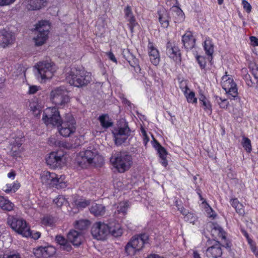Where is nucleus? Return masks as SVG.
Listing matches in <instances>:
<instances>
[{
  "label": "nucleus",
  "instance_id": "35",
  "mask_svg": "<svg viewBox=\"0 0 258 258\" xmlns=\"http://www.w3.org/2000/svg\"><path fill=\"white\" fill-rule=\"evenodd\" d=\"M125 251L127 255H134L139 252L137 247L133 245V243L130 240L125 246Z\"/></svg>",
  "mask_w": 258,
  "mask_h": 258
},
{
  "label": "nucleus",
  "instance_id": "55",
  "mask_svg": "<svg viewBox=\"0 0 258 258\" xmlns=\"http://www.w3.org/2000/svg\"><path fill=\"white\" fill-rule=\"evenodd\" d=\"M70 242L68 240L63 245H62L60 248L62 250H66L67 251H70L72 250V247L70 244Z\"/></svg>",
  "mask_w": 258,
  "mask_h": 258
},
{
  "label": "nucleus",
  "instance_id": "27",
  "mask_svg": "<svg viewBox=\"0 0 258 258\" xmlns=\"http://www.w3.org/2000/svg\"><path fill=\"white\" fill-rule=\"evenodd\" d=\"M14 207L13 203L4 196H0V207L2 210L10 211L13 210Z\"/></svg>",
  "mask_w": 258,
  "mask_h": 258
},
{
  "label": "nucleus",
  "instance_id": "4",
  "mask_svg": "<svg viewBox=\"0 0 258 258\" xmlns=\"http://www.w3.org/2000/svg\"><path fill=\"white\" fill-rule=\"evenodd\" d=\"M102 160V157L99 156L95 150H86L80 152L77 155L76 161L82 168H86L92 164H96Z\"/></svg>",
  "mask_w": 258,
  "mask_h": 258
},
{
  "label": "nucleus",
  "instance_id": "44",
  "mask_svg": "<svg viewBox=\"0 0 258 258\" xmlns=\"http://www.w3.org/2000/svg\"><path fill=\"white\" fill-rule=\"evenodd\" d=\"M41 222L44 225L52 226L54 223V219L52 216H45L42 218Z\"/></svg>",
  "mask_w": 258,
  "mask_h": 258
},
{
  "label": "nucleus",
  "instance_id": "58",
  "mask_svg": "<svg viewBox=\"0 0 258 258\" xmlns=\"http://www.w3.org/2000/svg\"><path fill=\"white\" fill-rule=\"evenodd\" d=\"M124 12L125 18L133 15L131 7L128 6H127L125 9Z\"/></svg>",
  "mask_w": 258,
  "mask_h": 258
},
{
  "label": "nucleus",
  "instance_id": "56",
  "mask_svg": "<svg viewBox=\"0 0 258 258\" xmlns=\"http://www.w3.org/2000/svg\"><path fill=\"white\" fill-rule=\"evenodd\" d=\"M242 4L243 5V8L244 10L247 12L249 13L251 10V7L249 3H248L246 1L243 0L242 2Z\"/></svg>",
  "mask_w": 258,
  "mask_h": 258
},
{
  "label": "nucleus",
  "instance_id": "5",
  "mask_svg": "<svg viewBox=\"0 0 258 258\" xmlns=\"http://www.w3.org/2000/svg\"><path fill=\"white\" fill-rule=\"evenodd\" d=\"M7 223L13 230L23 236L29 237L31 234L26 221L22 218L10 216L8 218Z\"/></svg>",
  "mask_w": 258,
  "mask_h": 258
},
{
  "label": "nucleus",
  "instance_id": "12",
  "mask_svg": "<svg viewBox=\"0 0 258 258\" xmlns=\"http://www.w3.org/2000/svg\"><path fill=\"white\" fill-rule=\"evenodd\" d=\"M60 126L58 128L60 134L64 137H69L76 131V122L71 115H68V119L64 121H61Z\"/></svg>",
  "mask_w": 258,
  "mask_h": 258
},
{
  "label": "nucleus",
  "instance_id": "26",
  "mask_svg": "<svg viewBox=\"0 0 258 258\" xmlns=\"http://www.w3.org/2000/svg\"><path fill=\"white\" fill-rule=\"evenodd\" d=\"M19 137L14 139V141L11 142V150L15 153L19 150L24 141V136L21 132H19Z\"/></svg>",
  "mask_w": 258,
  "mask_h": 258
},
{
  "label": "nucleus",
  "instance_id": "36",
  "mask_svg": "<svg viewBox=\"0 0 258 258\" xmlns=\"http://www.w3.org/2000/svg\"><path fill=\"white\" fill-rule=\"evenodd\" d=\"M90 224V221L87 220H80L76 221L75 224V227L76 229L83 230L87 229Z\"/></svg>",
  "mask_w": 258,
  "mask_h": 258
},
{
  "label": "nucleus",
  "instance_id": "64",
  "mask_svg": "<svg viewBox=\"0 0 258 258\" xmlns=\"http://www.w3.org/2000/svg\"><path fill=\"white\" fill-rule=\"evenodd\" d=\"M178 210L180 211L181 213H182L183 215H186L188 212L183 207L181 208H178Z\"/></svg>",
  "mask_w": 258,
  "mask_h": 258
},
{
  "label": "nucleus",
  "instance_id": "34",
  "mask_svg": "<svg viewBox=\"0 0 258 258\" xmlns=\"http://www.w3.org/2000/svg\"><path fill=\"white\" fill-rule=\"evenodd\" d=\"M20 183L18 182H14L13 183H8L5 187H4L2 189L6 193L9 194L10 192H15L20 187Z\"/></svg>",
  "mask_w": 258,
  "mask_h": 258
},
{
  "label": "nucleus",
  "instance_id": "63",
  "mask_svg": "<svg viewBox=\"0 0 258 258\" xmlns=\"http://www.w3.org/2000/svg\"><path fill=\"white\" fill-rule=\"evenodd\" d=\"M162 159L161 164L164 166L166 167L168 164L167 160H166V157L165 158H161Z\"/></svg>",
  "mask_w": 258,
  "mask_h": 258
},
{
  "label": "nucleus",
  "instance_id": "18",
  "mask_svg": "<svg viewBox=\"0 0 258 258\" xmlns=\"http://www.w3.org/2000/svg\"><path fill=\"white\" fill-rule=\"evenodd\" d=\"M148 52L151 62L157 66L160 61V54L158 49L155 47L154 44L149 42L148 45Z\"/></svg>",
  "mask_w": 258,
  "mask_h": 258
},
{
  "label": "nucleus",
  "instance_id": "59",
  "mask_svg": "<svg viewBox=\"0 0 258 258\" xmlns=\"http://www.w3.org/2000/svg\"><path fill=\"white\" fill-rule=\"evenodd\" d=\"M16 0H0V6H6L13 3Z\"/></svg>",
  "mask_w": 258,
  "mask_h": 258
},
{
  "label": "nucleus",
  "instance_id": "52",
  "mask_svg": "<svg viewBox=\"0 0 258 258\" xmlns=\"http://www.w3.org/2000/svg\"><path fill=\"white\" fill-rule=\"evenodd\" d=\"M197 60L199 64H200L201 68L202 69L205 68L206 66V61L205 58L201 56H197Z\"/></svg>",
  "mask_w": 258,
  "mask_h": 258
},
{
  "label": "nucleus",
  "instance_id": "22",
  "mask_svg": "<svg viewBox=\"0 0 258 258\" xmlns=\"http://www.w3.org/2000/svg\"><path fill=\"white\" fill-rule=\"evenodd\" d=\"M43 3V0H24L23 5L27 10L34 11L40 9Z\"/></svg>",
  "mask_w": 258,
  "mask_h": 258
},
{
  "label": "nucleus",
  "instance_id": "54",
  "mask_svg": "<svg viewBox=\"0 0 258 258\" xmlns=\"http://www.w3.org/2000/svg\"><path fill=\"white\" fill-rule=\"evenodd\" d=\"M40 89V87L36 85H31L29 86L28 93L29 94H34L36 93Z\"/></svg>",
  "mask_w": 258,
  "mask_h": 258
},
{
  "label": "nucleus",
  "instance_id": "49",
  "mask_svg": "<svg viewBox=\"0 0 258 258\" xmlns=\"http://www.w3.org/2000/svg\"><path fill=\"white\" fill-rule=\"evenodd\" d=\"M33 253L37 257H43L42 246L38 247L33 249Z\"/></svg>",
  "mask_w": 258,
  "mask_h": 258
},
{
  "label": "nucleus",
  "instance_id": "38",
  "mask_svg": "<svg viewBox=\"0 0 258 258\" xmlns=\"http://www.w3.org/2000/svg\"><path fill=\"white\" fill-rule=\"evenodd\" d=\"M43 257L47 258L53 255L55 252V248L51 246H42Z\"/></svg>",
  "mask_w": 258,
  "mask_h": 258
},
{
  "label": "nucleus",
  "instance_id": "7",
  "mask_svg": "<svg viewBox=\"0 0 258 258\" xmlns=\"http://www.w3.org/2000/svg\"><path fill=\"white\" fill-rule=\"evenodd\" d=\"M36 67L38 71L37 77H40L42 81L51 79L56 71L54 64L48 61L39 62Z\"/></svg>",
  "mask_w": 258,
  "mask_h": 258
},
{
  "label": "nucleus",
  "instance_id": "46",
  "mask_svg": "<svg viewBox=\"0 0 258 258\" xmlns=\"http://www.w3.org/2000/svg\"><path fill=\"white\" fill-rule=\"evenodd\" d=\"M184 219L185 221L189 222L193 224H196V222L197 221V217L192 213H188L186 214V215L184 216Z\"/></svg>",
  "mask_w": 258,
  "mask_h": 258
},
{
  "label": "nucleus",
  "instance_id": "57",
  "mask_svg": "<svg viewBox=\"0 0 258 258\" xmlns=\"http://www.w3.org/2000/svg\"><path fill=\"white\" fill-rule=\"evenodd\" d=\"M249 39L251 45L253 46H258V38L255 36H250Z\"/></svg>",
  "mask_w": 258,
  "mask_h": 258
},
{
  "label": "nucleus",
  "instance_id": "20",
  "mask_svg": "<svg viewBox=\"0 0 258 258\" xmlns=\"http://www.w3.org/2000/svg\"><path fill=\"white\" fill-rule=\"evenodd\" d=\"M68 240L74 246H78L82 243L83 236L81 232L72 230L68 233Z\"/></svg>",
  "mask_w": 258,
  "mask_h": 258
},
{
  "label": "nucleus",
  "instance_id": "28",
  "mask_svg": "<svg viewBox=\"0 0 258 258\" xmlns=\"http://www.w3.org/2000/svg\"><path fill=\"white\" fill-rule=\"evenodd\" d=\"M90 211L95 216H99L105 213V208L102 205L94 203L91 206Z\"/></svg>",
  "mask_w": 258,
  "mask_h": 258
},
{
  "label": "nucleus",
  "instance_id": "32",
  "mask_svg": "<svg viewBox=\"0 0 258 258\" xmlns=\"http://www.w3.org/2000/svg\"><path fill=\"white\" fill-rule=\"evenodd\" d=\"M204 49L206 53L210 56H212L214 52V44L211 39L206 38L204 42Z\"/></svg>",
  "mask_w": 258,
  "mask_h": 258
},
{
  "label": "nucleus",
  "instance_id": "40",
  "mask_svg": "<svg viewBox=\"0 0 258 258\" xmlns=\"http://www.w3.org/2000/svg\"><path fill=\"white\" fill-rule=\"evenodd\" d=\"M241 144L246 152L250 153L251 151V141L248 138L243 137Z\"/></svg>",
  "mask_w": 258,
  "mask_h": 258
},
{
  "label": "nucleus",
  "instance_id": "13",
  "mask_svg": "<svg viewBox=\"0 0 258 258\" xmlns=\"http://www.w3.org/2000/svg\"><path fill=\"white\" fill-rule=\"evenodd\" d=\"M46 162L50 168H60L64 163V155L60 152L50 153L46 159Z\"/></svg>",
  "mask_w": 258,
  "mask_h": 258
},
{
  "label": "nucleus",
  "instance_id": "29",
  "mask_svg": "<svg viewBox=\"0 0 258 258\" xmlns=\"http://www.w3.org/2000/svg\"><path fill=\"white\" fill-rule=\"evenodd\" d=\"M231 206L235 209L237 213L240 216H244L245 214L243 206L242 204L240 203L237 199H232L230 200Z\"/></svg>",
  "mask_w": 258,
  "mask_h": 258
},
{
  "label": "nucleus",
  "instance_id": "33",
  "mask_svg": "<svg viewBox=\"0 0 258 258\" xmlns=\"http://www.w3.org/2000/svg\"><path fill=\"white\" fill-rule=\"evenodd\" d=\"M101 126L103 128H108L113 125V123L109 119L107 114H102L98 118Z\"/></svg>",
  "mask_w": 258,
  "mask_h": 258
},
{
  "label": "nucleus",
  "instance_id": "3",
  "mask_svg": "<svg viewBox=\"0 0 258 258\" xmlns=\"http://www.w3.org/2000/svg\"><path fill=\"white\" fill-rule=\"evenodd\" d=\"M41 181L42 184L49 187H56L57 188H62L67 186L64 181L65 176H58L54 172L47 171H43L40 174Z\"/></svg>",
  "mask_w": 258,
  "mask_h": 258
},
{
  "label": "nucleus",
  "instance_id": "42",
  "mask_svg": "<svg viewBox=\"0 0 258 258\" xmlns=\"http://www.w3.org/2000/svg\"><path fill=\"white\" fill-rule=\"evenodd\" d=\"M210 226L212 229L218 232V235L221 236L223 238H225V236L223 235L224 231L223 229L217 224L211 223L210 224Z\"/></svg>",
  "mask_w": 258,
  "mask_h": 258
},
{
  "label": "nucleus",
  "instance_id": "45",
  "mask_svg": "<svg viewBox=\"0 0 258 258\" xmlns=\"http://www.w3.org/2000/svg\"><path fill=\"white\" fill-rule=\"evenodd\" d=\"M125 18L128 22V26L131 30V31L133 32L134 28L137 24L136 22V19L133 15L126 17Z\"/></svg>",
  "mask_w": 258,
  "mask_h": 258
},
{
  "label": "nucleus",
  "instance_id": "30",
  "mask_svg": "<svg viewBox=\"0 0 258 258\" xmlns=\"http://www.w3.org/2000/svg\"><path fill=\"white\" fill-rule=\"evenodd\" d=\"M29 106L34 115L37 117H39L42 110L41 104L38 101H33L30 102Z\"/></svg>",
  "mask_w": 258,
  "mask_h": 258
},
{
  "label": "nucleus",
  "instance_id": "8",
  "mask_svg": "<svg viewBox=\"0 0 258 258\" xmlns=\"http://www.w3.org/2000/svg\"><path fill=\"white\" fill-rule=\"evenodd\" d=\"M42 119L47 124L59 126L62 119L58 109L55 107H48L43 112Z\"/></svg>",
  "mask_w": 258,
  "mask_h": 258
},
{
  "label": "nucleus",
  "instance_id": "39",
  "mask_svg": "<svg viewBox=\"0 0 258 258\" xmlns=\"http://www.w3.org/2000/svg\"><path fill=\"white\" fill-rule=\"evenodd\" d=\"M128 207L129 205L127 202L124 201L120 202L117 208V213L118 214L122 213L123 214H125Z\"/></svg>",
  "mask_w": 258,
  "mask_h": 258
},
{
  "label": "nucleus",
  "instance_id": "15",
  "mask_svg": "<svg viewBox=\"0 0 258 258\" xmlns=\"http://www.w3.org/2000/svg\"><path fill=\"white\" fill-rule=\"evenodd\" d=\"M167 55L177 62L181 61V53L178 47L174 43L168 42L166 45Z\"/></svg>",
  "mask_w": 258,
  "mask_h": 258
},
{
  "label": "nucleus",
  "instance_id": "21",
  "mask_svg": "<svg viewBox=\"0 0 258 258\" xmlns=\"http://www.w3.org/2000/svg\"><path fill=\"white\" fill-rule=\"evenodd\" d=\"M184 48L187 50L192 48L195 45V39L190 31H187L182 38Z\"/></svg>",
  "mask_w": 258,
  "mask_h": 258
},
{
  "label": "nucleus",
  "instance_id": "41",
  "mask_svg": "<svg viewBox=\"0 0 258 258\" xmlns=\"http://www.w3.org/2000/svg\"><path fill=\"white\" fill-rule=\"evenodd\" d=\"M215 100L221 108H227L229 105V102L226 99H222L220 97L216 96L215 97Z\"/></svg>",
  "mask_w": 258,
  "mask_h": 258
},
{
  "label": "nucleus",
  "instance_id": "24",
  "mask_svg": "<svg viewBox=\"0 0 258 258\" xmlns=\"http://www.w3.org/2000/svg\"><path fill=\"white\" fill-rule=\"evenodd\" d=\"M159 20L161 26L164 28H167L169 25V16L168 13L165 9L158 11Z\"/></svg>",
  "mask_w": 258,
  "mask_h": 258
},
{
  "label": "nucleus",
  "instance_id": "2",
  "mask_svg": "<svg viewBox=\"0 0 258 258\" xmlns=\"http://www.w3.org/2000/svg\"><path fill=\"white\" fill-rule=\"evenodd\" d=\"M110 161L118 172L123 173L131 167L132 164V158L126 152H116L112 154Z\"/></svg>",
  "mask_w": 258,
  "mask_h": 258
},
{
  "label": "nucleus",
  "instance_id": "37",
  "mask_svg": "<svg viewBox=\"0 0 258 258\" xmlns=\"http://www.w3.org/2000/svg\"><path fill=\"white\" fill-rule=\"evenodd\" d=\"M109 234H111L114 237L120 236L122 233V229L119 224L114 225L113 227L109 226Z\"/></svg>",
  "mask_w": 258,
  "mask_h": 258
},
{
  "label": "nucleus",
  "instance_id": "14",
  "mask_svg": "<svg viewBox=\"0 0 258 258\" xmlns=\"http://www.w3.org/2000/svg\"><path fill=\"white\" fill-rule=\"evenodd\" d=\"M130 133L131 130L127 124H125L124 126L120 127L114 131L112 134L115 144L120 145L124 143L130 135Z\"/></svg>",
  "mask_w": 258,
  "mask_h": 258
},
{
  "label": "nucleus",
  "instance_id": "53",
  "mask_svg": "<svg viewBox=\"0 0 258 258\" xmlns=\"http://www.w3.org/2000/svg\"><path fill=\"white\" fill-rule=\"evenodd\" d=\"M57 242L60 245V247L63 245L68 240L64 237L61 235H57L55 237Z\"/></svg>",
  "mask_w": 258,
  "mask_h": 258
},
{
  "label": "nucleus",
  "instance_id": "48",
  "mask_svg": "<svg viewBox=\"0 0 258 258\" xmlns=\"http://www.w3.org/2000/svg\"><path fill=\"white\" fill-rule=\"evenodd\" d=\"M251 73L255 80L258 79V67L255 64H252L250 66Z\"/></svg>",
  "mask_w": 258,
  "mask_h": 258
},
{
  "label": "nucleus",
  "instance_id": "23",
  "mask_svg": "<svg viewBox=\"0 0 258 258\" xmlns=\"http://www.w3.org/2000/svg\"><path fill=\"white\" fill-rule=\"evenodd\" d=\"M181 85H184V88L181 87V89L184 93L187 101L188 103H196L197 102V99L195 97V94L193 91H190L188 93L187 91L189 90V88L187 86V84L185 82H183Z\"/></svg>",
  "mask_w": 258,
  "mask_h": 258
},
{
  "label": "nucleus",
  "instance_id": "50",
  "mask_svg": "<svg viewBox=\"0 0 258 258\" xmlns=\"http://www.w3.org/2000/svg\"><path fill=\"white\" fill-rule=\"evenodd\" d=\"M0 258H21V257L19 253H14L10 254H0Z\"/></svg>",
  "mask_w": 258,
  "mask_h": 258
},
{
  "label": "nucleus",
  "instance_id": "60",
  "mask_svg": "<svg viewBox=\"0 0 258 258\" xmlns=\"http://www.w3.org/2000/svg\"><path fill=\"white\" fill-rule=\"evenodd\" d=\"M107 55L108 58L110 60H111L112 61L115 62L117 61L116 59L115 58V56L114 55V54H113L112 52H109L107 53Z\"/></svg>",
  "mask_w": 258,
  "mask_h": 258
},
{
  "label": "nucleus",
  "instance_id": "43",
  "mask_svg": "<svg viewBox=\"0 0 258 258\" xmlns=\"http://www.w3.org/2000/svg\"><path fill=\"white\" fill-rule=\"evenodd\" d=\"M53 202L59 208H60L63 205L67 204L66 199L61 196H59L57 198L54 199Z\"/></svg>",
  "mask_w": 258,
  "mask_h": 258
},
{
  "label": "nucleus",
  "instance_id": "61",
  "mask_svg": "<svg viewBox=\"0 0 258 258\" xmlns=\"http://www.w3.org/2000/svg\"><path fill=\"white\" fill-rule=\"evenodd\" d=\"M31 234L30 236H32V237L33 238H34V239H38L40 237V235H41L40 233L39 232H35L33 233L31 232Z\"/></svg>",
  "mask_w": 258,
  "mask_h": 258
},
{
  "label": "nucleus",
  "instance_id": "51",
  "mask_svg": "<svg viewBox=\"0 0 258 258\" xmlns=\"http://www.w3.org/2000/svg\"><path fill=\"white\" fill-rule=\"evenodd\" d=\"M243 78L248 86L251 87L254 86V83L252 81L251 77L248 74L244 75Z\"/></svg>",
  "mask_w": 258,
  "mask_h": 258
},
{
  "label": "nucleus",
  "instance_id": "19",
  "mask_svg": "<svg viewBox=\"0 0 258 258\" xmlns=\"http://www.w3.org/2000/svg\"><path fill=\"white\" fill-rule=\"evenodd\" d=\"M148 240V236L146 234H142L133 236L130 241L137 247V249L140 251L142 249L144 244L147 242Z\"/></svg>",
  "mask_w": 258,
  "mask_h": 258
},
{
  "label": "nucleus",
  "instance_id": "9",
  "mask_svg": "<svg viewBox=\"0 0 258 258\" xmlns=\"http://www.w3.org/2000/svg\"><path fill=\"white\" fill-rule=\"evenodd\" d=\"M227 73L222 77L221 85L225 91L230 99H235L238 97V91L236 85L233 78L228 75Z\"/></svg>",
  "mask_w": 258,
  "mask_h": 258
},
{
  "label": "nucleus",
  "instance_id": "62",
  "mask_svg": "<svg viewBox=\"0 0 258 258\" xmlns=\"http://www.w3.org/2000/svg\"><path fill=\"white\" fill-rule=\"evenodd\" d=\"M251 249L254 253V254L258 257V250L257 249L256 246L253 245H251Z\"/></svg>",
  "mask_w": 258,
  "mask_h": 258
},
{
  "label": "nucleus",
  "instance_id": "25",
  "mask_svg": "<svg viewBox=\"0 0 258 258\" xmlns=\"http://www.w3.org/2000/svg\"><path fill=\"white\" fill-rule=\"evenodd\" d=\"M199 99L201 106L203 107L204 110L208 114H211L212 112V105L209 100L202 94L200 95Z\"/></svg>",
  "mask_w": 258,
  "mask_h": 258
},
{
  "label": "nucleus",
  "instance_id": "6",
  "mask_svg": "<svg viewBox=\"0 0 258 258\" xmlns=\"http://www.w3.org/2000/svg\"><path fill=\"white\" fill-rule=\"evenodd\" d=\"M50 28V25L47 21H40L36 25L37 36L33 39L36 46H41L46 42Z\"/></svg>",
  "mask_w": 258,
  "mask_h": 258
},
{
  "label": "nucleus",
  "instance_id": "1",
  "mask_svg": "<svg viewBox=\"0 0 258 258\" xmlns=\"http://www.w3.org/2000/svg\"><path fill=\"white\" fill-rule=\"evenodd\" d=\"M66 76L67 82L77 87L86 86L92 81L90 73L75 67L68 69L66 71Z\"/></svg>",
  "mask_w": 258,
  "mask_h": 258
},
{
  "label": "nucleus",
  "instance_id": "31",
  "mask_svg": "<svg viewBox=\"0 0 258 258\" xmlns=\"http://www.w3.org/2000/svg\"><path fill=\"white\" fill-rule=\"evenodd\" d=\"M153 147L157 151L160 158L166 157L167 155L166 150L155 139H154Z\"/></svg>",
  "mask_w": 258,
  "mask_h": 258
},
{
  "label": "nucleus",
  "instance_id": "16",
  "mask_svg": "<svg viewBox=\"0 0 258 258\" xmlns=\"http://www.w3.org/2000/svg\"><path fill=\"white\" fill-rule=\"evenodd\" d=\"M212 245L209 246L206 251V254L208 257L217 258L221 257L222 250L219 242L213 240L211 242Z\"/></svg>",
  "mask_w": 258,
  "mask_h": 258
},
{
  "label": "nucleus",
  "instance_id": "10",
  "mask_svg": "<svg viewBox=\"0 0 258 258\" xmlns=\"http://www.w3.org/2000/svg\"><path fill=\"white\" fill-rule=\"evenodd\" d=\"M109 226L101 222L95 223L91 230V233L94 238L104 240L109 234Z\"/></svg>",
  "mask_w": 258,
  "mask_h": 258
},
{
  "label": "nucleus",
  "instance_id": "17",
  "mask_svg": "<svg viewBox=\"0 0 258 258\" xmlns=\"http://www.w3.org/2000/svg\"><path fill=\"white\" fill-rule=\"evenodd\" d=\"M14 36L5 30L0 31V46L5 48L13 43Z\"/></svg>",
  "mask_w": 258,
  "mask_h": 258
},
{
  "label": "nucleus",
  "instance_id": "47",
  "mask_svg": "<svg viewBox=\"0 0 258 258\" xmlns=\"http://www.w3.org/2000/svg\"><path fill=\"white\" fill-rule=\"evenodd\" d=\"M90 201L84 199H81L76 203L75 205L78 209H83L86 208L90 205Z\"/></svg>",
  "mask_w": 258,
  "mask_h": 258
},
{
  "label": "nucleus",
  "instance_id": "11",
  "mask_svg": "<svg viewBox=\"0 0 258 258\" xmlns=\"http://www.w3.org/2000/svg\"><path fill=\"white\" fill-rule=\"evenodd\" d=\"M51 99L53 103L57 106H61L69 101L68 92L63 88L59 87L51 92Z\"/></svg>",
  "mask_w": 258,
  "mask_h": 258
}]
</instances>
